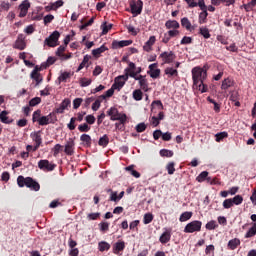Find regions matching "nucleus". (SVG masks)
Segmentation results:
<instances>
[{
  "label": "nucleus",
  "instance_id": "f257e3e1",
  "mask_svg": "<svg viewBox=\"0 0 256 256\" xmlns=\"http://www.w3.org/2000/svg\"><path fill=\"white\" fill-rule=\"evenodd\" d=\"M193 88L207 93V85L203 83L207 79V70L201 67H195L192 69Z\"/></svg>",
  "mask_w": 256,
  "mask_h": 256
},
{
  "label": "nucleus",
  "instance_id": "f03ea898",
  "mask_svg": "<svg viewBox=\"0 0 256 256\" xmlns=\"http://www.w3.org/2000/svg\"><path fill=\"white\" fill-rule=\"evenodd\" d=\"M18 187H27L31 191H39L41 189V185H39L33 178L31 177H23L18 176L17 178Z\"/></svg>",
  "mask_w": 256,
  "mask_h": 256
},
{
  "label": "nucleus",
  "instance_id": "7ed1b4c3",
  "mask_svg": "<svg viewBox=\"0 0 256 256\" xmlns=\"http://www.w3.org/2000/svg\"><path fill=\"white\" fill-rule=\"evenodd\" d=\"M108 117H110L111 121H119L120 123H116V127H119L120 125H125L127 122V115L119 113V110L116 107H111L107 111Z\"/></svg>",
  "mask_w": 256,
  "mask_h": 256
},
{
  "label": "nucleus",
  "instance_id": "20e7f679",
  "mask_svg": "<svg viewBox=\"0 0 256 256\" xmlns=\"http://www.w3.org/2000/svg\"><path fill=\"white\" fill-rule=\"evenodd\" d=\"M129 76L135 81H138V85L142 91H144L145 93L149 91V82L147 81V76H143L141 74L137 75L134 74V72H131Z\"/></svg>",
  "mask_w": 256,
  "mask_h": 256
},
{
  "label": "nucleus",
  "instance_id": "39448f33",
  "mask_svg": "<svg viewBox=\"0 0 256 256\" xmlns=\"http://www.w3.org/2000/svg\"><path fill=\"white\" fill-rule=\"evenodd\" d=\"M203 223L199 220H194L188 223L184 228V233H197L201 231Z\"/></svg>",
  "mask_w": 256,
  "mask_h": 256
},
{
  "label": "nucleus",
  "instance_id": "423d86ee",
  "mask_svg": "<svg viewBox=\"0 0 256 256\" xmlns=\"http://www.w3.org/2000/svg\"><path fill=\"white\" fill-rule=\"evenodd\" d=\"M129 77H131L129 74L120 75L115 78L114 84H112L113 89H118V91H121L123 87L125 86V83L129 80Z\"/></svg>",
  "mask_w": 256,
  "mask_h": 256
},
{
  "label": "nucleus",
  "instance_id": "0eeeda50",
  "mask_svg": "<svg viewBox=\"0 0 256 256\" xmlns=\"http://www.w3.org/2000/svg\"><path fill=\"white\" fill-rule=\"evenodd\" d=\"M130 9L133 17H137V15H141L143 11V1L141 0H132L130 3Z\"/></svg>",
  "mask_w": 256,
  "mask_h": 256
},
{
  "label": "nucleus",
  "instance_id": "6e6552de",
  "mask_svg": "<svg viewBox=\"0 0 256 256\" xmlns=\"http://www.w3.org/2000/svg\"><path fill=\"white\" fill-rule=\"evenodd\" d=\"M59 37H61L59 31H54L48 38L45 39L44 43L45 45H48V47H57V45H59L57 43L59 41Z\"/></svg>",
  "mask_w": 256,
  "mask_h": 256
},
{
  "label": "nucleus",
  "instance_id": "1a4fd4ad",
  "mask_svg": "<svg viewBox=\"0 0 256 256\" xmlns=\"http://www.w3.org/2000/svg\"><path fill=\"white\" fill-rule=\"evenodd\" d=\"M159 57H160V59H162L163 65H165V64L169 65V64L173 63V61H175V59H177V56L175 55V53L173 51L162 52Z\"/></svg>",
  "mask_w": 256,
  "mask_h": 256
},
{
  "label": "nucleus",
  "instance_id": "9d476101",
  "mask_svg": "<svg viewBox=\"0 0 256 256\" xmlns=\"http://www.w3.org/2000/svg\"><path fill=\"white\" fill-rule=\"evenodd\" d=\"M57 121V116L53 113H50L47 116H41L38 124L41 126L49 125L51 123H55Z\"/></svg>",
  "mask_w": 256,
  "mask_h": 256
},
{
  "label": "nucleus",
  "instance_id": "9b49d317",
  "mask_svg": "<svg viewBox=\"0 0 256 256\" xmlns=\"http://www.w3.org/2000/svg\"><path fill=\"white\" fill-rule=\"evenodd\" d=\"M30 7L31 3L29 2V0L22 1V3L18 6V9L20 10L18 17H20L21 19L23 17H27V13H29Z\"/></svg>",
  "mask_w": 256,
  "mask_h": 256
},
{
  "label": "nucleus",
  "instance_id": "f8f14e48",
  "mask_svg": "<svg viewBox=\"0 0 256 256\" xmlns=\"http://www.w3.org/2000/svg\"><path fill=\"white\" fill-rule=\"evenodd\" d=\"M30 137H31L32 141L35 142L33 151H37V149H39V147H41V144L43 143V139L41 138V131L32 132L30 134Z\"/></svg>",
  "mask_w": 256,
  "mask_h": 256
},
{
  "label": "nucleus",
  "instance_id": "ddd939ff",
  "mask_svg": "<svg viewBox=\"0 0 256 256\" xmlns=\"http://www.w3.org/2000/svg\"><path fill=\"white\" fill-rule=\"evenodd\" d=\"M198 7L201 9V13L199 15V23H205V19H207V5H205V0H199Z\"/></svg>",
  "mask_w": 256,
  "mask_h": 256
},
{
  "label": "nucleus",
  "instance_id": "4468645a",
  "mask_svg": "<svg viewBox=\"0 0 256 256\" xmlns=\"http://www.w3.org/2000/svg\"><path fill=\"white\" fill-rule=\"evenodd\" d=\"M25 47H27V44L25 43V35L19 34L13 45V48L19 49V51H23Z\"/></svg>",
  "mask_w": 256,
  "mask_h": 256
},
{
  "label": "nucleus",
  "instance_id": "2eb2a0df",
  "mask_svg": "<svg viewBox=\"0 0 256 256\" xmlns=\"http://www.w3.org/2000/svg\"><path fill=\"white\" fill-rule=\"evenodd\" d=\"M147 74L150 75L151 79H157L161 75V69L157 68V63L150 64Z\"/></svg>",
  "mask_w": 256,
  "mask_h": 256
},
{
  "label": "nucleus",
  "instance_id": "dca6fc26",
  "mask_svg": "<svg viewBox=\"0 0 256 256\" xmlns=\"http://www.w3.org/2000/svg\"><path fill=\"white\" fill-rule=\"evenodd\" d=\"M38 167L42 171H53L55 169V164H51L49 160H40L38 162Z\"/></svg>",
  "mask_w": 256,
  "mask_h": 256
},
{
  "label": "nucleus",
  "instance_id": "f3484780",
  "mask_svg": "<svg viewBox=\"0 0 256 256\" xmlns=\"http://www.w3.org/2000/svg\"><path fill=\"white\" fill-rule=\"evenodd\" d=\"M132 43L133 41L131 40H121V41L114 40L112 42V49H121L123 47H129V45H131Z\"/></svg>",
  "mask_w": 256,
  "mask_h": 256
},
{
  "label": "nucleus",
  "instance_id": "a211bd4d",
  "mask_svg": "<svg viewBox=\"0 0 256 256\" xmlns=\"http://www.w3.org/2000/svg\"><path fill=\"white\" fill-rule=\"evenodd\" d=\"M64 153L66 155H73L75 153V141L73 139H69L65 144Z\"/></svg>",
  "mask_w": 256,
  "mask_h": 256
},
{
  "label": "nucleus",
  "instance_id": "6ab92c4d",
  "mask_svg": "<svg viewBox=\"0 0 256 256\" xmlns=\"http://www.w3.org/2000/svg\"><path fill=\"white\" fill-rule=\"evenodd\" d=\"M63 5V0H58L56 2L50 3L48 6H45V11H57V9H59V7H63Z\"/></svg>",
  "mask_w": 256,
  "mask_h": 256
},
{
  "label": "nucleus",
  "instance_id": "aec40b11",
  "mask_svg": "<svg viewBox=\"0 0 256 256\" xmlns=\"http://www.w3.org/2000/svg\"><path fill=\"white\" fill-rule=\"evenodd\" d=\"M71 105V100L69 98H65L60 106L56 109V113H64L65 109Z\"/></svg>",
  "mask_w": 256,
  "mask_h": 256
},
{
  "label": "nucleus",
  "instance_id": "412c9836",
  "mask_svg": "<svg viewBox=\"0 0 256 256\" xmlns=\"http://www.w3.org/2000/svg\"><path fill=\"white\" fill-rule=\"evenodd\" d=\"M9 112L7 110H3L1 113H0V121L1 123H4L6 125H11V123H13V119L9 120Z\"/></svg>",
  "mask_w": 256,
  "mask_h": 256
},
{
  "label": "nucleus",
  "instance_id": "4be33fe9",
  "mask_svg": "<svg viewBox=\"0 0 256 256\" xmlns=\"http://www.w3.org/2000/svg\"><path fill=\"white\" fill-rule=\"evenodd\" d=\"M108 50L109 48H107V46L102 45L101 47L92 50V55L93 57L99 58L101 57V53H105V51H108Z\"/></svg>",
  "mask_w": 256,
  "mask_h": 256
},
{
  "label": "nucleus",
  "instance_id": "5701e85b",
  "mask_svg": "<svg viewBox=\"0 0 256 256\" xmlns=\"http://www.w3.org/2000/svg\"><path fill=\"white\" fill-rule=\"evenodd\" d=\"M125 249V243L123 241H118L113 246V253L118 255L119 252Z\"/></svg>",
  "mask_w": 256,
  "mask_h": 256
},
{
  "label": "nucleus",
  "instance_id": "b1692460",
  "mask_svg": "<svg viewBox=\"0 0 256 256\" xmlns=\"http://www.w3.org/2000/svg\"><path fill=\"white\" fill-rule=\"evenodd\" d=\"M160 243L165 245V243H169L171 241V232L165 231L159 238Z\"/></svg>",
  "mask_w": 256,
  "mask_h": 256
},
{
  "label": "nucleus",
  "instance_id": "393cba45",
  "mask_svg": "<svg viewBox=\"0 0 256 256\" xmlns=\"http://www.w3.org/2000/svg\"><path fill=\"white\" fill-rule=\"evenodd\" d=\"M238 245H241V240L238 238H234L228 242V249H231V251H235Z\"/></svg>",
  "mask_w": 256,
  "mask_h": 256
},
{
  "label": "nucleus",
  "instance_id": "a878e982",
  "mask_svg": "<svg viewBox=\"0 0 256 256\" xmlns=\"http://www.w3.org/2000/svg\"><path fill=\"white\" fill-rule=\"evenodd\" d=\"M164 73L165 75H168V77H177L179 75L177 68H173V67H167Z\"/></svg>",
  "mask_w": 256,
  "mask_h": 256
},
{
  "label": "nucleus",
  "instance_id": "bb28decb",
  "mask_svg": "<svg viewBox=\"0 0 256 256\" xmlns=\"http://www.w3.org/2000/svg\"><path fill=\"white\" fill-rule=\"evenodd\" d=\"M181 25L187 31H192V29H193V26L191 25V21H189V18H187V17H184L181 19Z\"/></svg>",
  "mask_w": 256,
  "mask_h": 256
},
{
  "label": "nucleus",
  "instance_id": "cd10ccee",
  "mask_svg": "<svg viewBox=\"0 0 256 256\" xmlns=\"http://www.w3.org/2000/svg\"><path fill=\"white\" fill-rule=\"evenodd\" d=\"M165 27L167 29H179L180 25L176 20H168L165 23Z\"/></svg>",
  "mask_w": 256,
  "mask_h": 256
},
{
  "label": "nucleus",
  "instance_id": "c85d7f7f",
  "mask_svg": "<svg viewBox=\"0 0 256 256\" xmlns=\"http://www.w3.org/2000/svg\"><path fill=\"white\" fill-rule=\"evenodd\" d=\"M229 87H233V80L231 78H226L222 81L221 89L227 91Z\"/></svg>",
  "mask_w": 256,
  "mask_h": 256
},
{
  "label": "nucleus",
  "instance_id": "c756f323",
  "mask_svg": "<svg viewBox=\"0 0 256 256\" xmlns=\"http://www.w3.org/2000/svg\"><path fill=\"white\" fill-rule=\"evenodd\" d=\"M191 217H193V212H183L180 215L179 221L181 223H185V221H189V219H191Z\"/></svg>",
  "mask_w": 256,
  "mask_h": 256
},
{
  "label": "nucleus",
  "instance_id": "7c9ffc66",
  "mask_svg": "<svg viewBox=\"0 0 256 256\" xmlns=\"http://www.w3.org/2000/svg\"><path fill=\"white\" fill-rule=\"evenodd\" d=\"M98 249L99 251L103 252V251H109V249H111V244L107 243L106 241H101L98 244Z\"/></svg>",
  "mask_w": 256,
  "mask_h": 256
},
{
  "label": "nucleus",
  "instance_id": "2f4dec72",
  "mask_svg": "<svg viewBox=\"0 0 256 256\" xmlns=\"http://www.w3.org/2000/svg\"><path fill=\"white\" fill-rule=\"evenodd\" d=\"M116 89H117V88H113V85H112V87H111L110 89H108V90L105 92V94L99 96V99H101V101H104V99H105L106 97H113V94L115 93V90H116Z\"/></svg>",
  "mask_w": 256,
  "mask_h": 256
},
{
  "label": "nucleus",
  "instance_id": "473e14b6",
  "mask_svg": "<svg viewBox=\"0 0 256 256\" xmlns=\"http://www.w3.org/2000/svg\"><path fill=\"white\" fill-rule=\"evenodd\" d=\"M199 33L204 37V39H209L211 37V33L209 32V28L207 27H200Z\"/></svg>",
  "mask_w": 256,
  "mask_h": 256
},
{
  "label": "nucleus",
  "instance_id": "72a5a7b5",
  "mask_svg": "<svg viewBox=\"0 0 256 256\" xmlns=\"http://www.w3.org/2000/svg\"><path fill=\"white\" fill-rule=\"evenodd\" d=\"M132 97L135 101H141L143 99V92L141 89H136L133 91Z\"/></svg>",
  "mask_w": 256,
  "mask_h": 256
},
{
  "label": "nucleus",
  "instance_id": "f704fd0d",
  "mask_svg": "<svg viewBox=\"0 0 256 256\" xmlns=\"http://www.w3.org/2000/svg\"><path fill=\"white\" fill-rule=\"evenodd\" d=\"M98 145H100V147H107V145H109V137L107 134H104V136L100 137Z\"/></svg>",
  "mask_w": 256,
  "mask_h": 256
},
{
  "label": "nucleus",
  "instance_id": "c9c22d12",
  "mask_svg": "<svg viewBox=\"0 0 256 256\" xmlns=\"http://www.w3.org/2000/svg\"><path fill=\"white\" fill-rule=\"evenodd\" d=\"M113 28V24H107V22L102 23L101 29H102V35H107L109 31Z\"/></svg>",
  "mask_w": 256,
  "mask_h": 256
},
{
  "label": "nucleus",
  "instance_id": "e433bc0d",
  "mask_svg": "<svg viewBox=\"0 0 256 256\" xmlns=\"http://www.w3.org/2000/svg\"><path fill=\"white\" fill-rule=\"evenodd\" d=\"M90 59H91V56H89V55L84 56L82 62L78 66L77 73H79V71H81V69H83L89 63Z\"/></svg>",
  "mask_w": 256,
  "mask_h": 256
},
{
  "label": "nucleus",
  "instance_id": "4c0bfd02",
  "mask_svg": "<svg viewBox=\"0 0 256 256\" xmlns=\"http://www.w3.org/2000/svg\"><path fill=\"white\" fill-rule=\"evenodd\" d=\"M78 131H80V133H89V131H91V127L87 123L80 124L78 126Z\"/></svg>",
  "mask_w": 256,
  "mask_h": 256
},
{
  "label": "nucleus",
  "instance_id": "58836bf2",
  "mask_svg": "<svg viewBox=\"0 0 256 256\" xmlns=\"http://www.w3.org/2000/svg\"><path fill=\"white\" fill-rule=\"evenodd\" d=\"M217 143H220V141H223V139H226V137H229V134L227 132H219L215 135Z\"/></svg>",
  "mask_w": 256,
  "mask_h": 256
},
{
  "label": "nucleus",
  "instance_id": "ea45409f",
  "mask_svg": "<svg viewBox=\"0 0 256 256\" xmlns=\"http://www.w3.org/2000/svg\"><path fill=\"white\" fill-rule=\"evenodd\" d=\"M135 69H136L135 63L130 62V63L128 64V67L125 68L124 73H125L126 75H130V73H134Z\"/></svg>",
  "mask_w": 256,
  "mask_h": 256
},
{
  "label": "nucleus",
  "instance_id": "a19ab883",
  "mask_svg": "<svg viewBox=\"0 0 256 256\" xmlns=\"http://www.w3.org/2000/svg\"><path fill=\"white\" fill-rule=\"evenodd\" d=\"M80 141H82V143H85V145H91V136L88 134H82L80 136Z\"/></svg>",
  "mask_w": 256,
  "mask_h": 256
},
{
  "label": "nucleus",
  "instance_id": "79ce46f5",
  "mask_svg": "<svg viewBox=\"0 0 256 256\" xmlns=\"http://www.w3.org/2000/svg\"><path fill=\"white\" fill-rule=\"evenodd\" d=\"M208 175H209V172L203 171L197 176L196 180L198 181V183H203V181L207 179Z\"/></svg>",
  "mask_w": 256,
  "mask_h": 256
},
{
  "label": "nucleus",
  "instance_id": "37998d69",
  "mask_svg": "<svg viewBox=\"0 0 256 256\" xmlns=\"http://www.w3.org/2000/svg\"><path fill=\"white\" fill-rule=\"evenodd\" d=\"M166 171H168V175H173L175 173V162H169L166 165Z\"/></svg>",
  "mask_w": 256,
  "mask_h": 256
},
{
  "label": "nucleus",
  "instance_id": "c03bdc74",
  "mask_svg": "<svg viewBox=\"0 0 256 256\" xmlns=\"http://www.w3.org/2000/svg\"><path fill=\"white\" fill-rule=\"evenodd\" d=\"M69 77H71V73L69 72H63L61 73V75L58 77V81L61 83H65V81H67V79H69Z\"/></svg>",
  "mask_w": 256,
  "mask_h": 256
},
{
  "label": "nucleus",
  "instance_id": "a18cd8bd",
  "mask_svg": "<svg viewBox=\"0 0 256 256\" xmlns=\"http://www.w3.org/2000/svg\"><path fill=\"white\" fill-rule=\"evenodd\" d=\"M31 78L36 81V85H39V83L43 81V77H41V74L39 73L31 72Z\"/></svg>",
  "mask_w": 256,
  "mask_h": 256
},
{
  "label": "nucleus",
  "instance_id": "49530a36",
  "mask_svg": "<svg viewBox=\"0 0 256 256\" xmlns=\"http://www.w3.org/2000/svg\"><path fill=\"white\" fill-rule=\"evenodd\" d=\"M151 221H153V214L151 213H146L144 215V218H143V223L144 225H149V223H151Z\"/></svg>",
  "mask_w": 256,
  "mask_h": 256
},
{
  "label": "nucleus",
  "instance_id": "de8ad7c7",
  "mask_svg": "<svg viewBox=\"0 0 256 256\" xmlns=\"http://www.w3.org/2000/svg\"><path fill=\"white\" fill-rule=\"evenodd\" d=\"M160 156L161 157H173V151L167 150V149H161L160 150Z\"/></svg>",
  "mask_w": 256,
  "mask_h": 256
},
{
  "label": "nucleus",
  "instance_id": "09e8293b",
  "mask_svg": "<svg viewBox=\"0 0 256 256\" xmlns=\"http://www.w3.org/2000/svg\"><path fill=\"white\" fill-rule=\"evenodd\" d=\"M9 9H11V4L9 2H1L0 4V12H3V11H9Z\"/></svg>",
  "mask_w": 256,
  "mask_h": 256
},
{
  "label": "nucleus",
  "instance_id": "8fccbe9b",
  "mask_svg": "<svg viewBox=\"0 0 256 256\" xmlns=\"http://www.w3.org/2000/svg\"><path fill=\"white\" fill-rule=\"evenodd\" d=\"M206 229L208 231H213V229H217V222L215 220H211L206 224Z\"/></svg>",
  "mask_w": 256,
  "mask_h": 256
},
{
  "label": "nucleus",
  "instance_id": "3c124183",
  "mask_svg": "<svg viewBox=\"0 0 256 256\" xmlns=\"http://www.w3.org/2000/svg\"><path fill=\"white\" fill-rule=\"evenodd\" d=\"M41 119V110L34 111L32 115V121L33 123H36V121L39 123V120Z\"/></svg>",
  "mask_w": 256,
  "mask_h": 256
},
{
  "label": "nucleus",
  "instance_id": "603ef678",
  "mask_svg": "<svg viewBox=\"0 0 256 256\" xmlns=\"http://www.w3.org/2000/svg\"><path fill=\"white\" fill-rule=\"evenodd\" d=\"M233 205H241L243 203V196L241 195H236L234 198L231 199Z\"/></svg>",
  "mask_w": 256,
  "mask_h": 256
},
{
  "label": "nucleus",
  "instance_id": "864d4df0",
  "mask_svg": "<svg viewBox=\"0 0 256 256\" xmlns=\"http://www.w3.org/2000/svg\"><path fill=\"white\" fill-rule=\"evenodd\" d=\"M82 103H83V98H75L73 100V109H79Z\"/></svg>",
  "mask_w": 256,
  "mask_h": 256
},
{
  "label": "nucleus",
  "instance_id": "5fc2aeb1",
  "mask_svg": "<svg viewBox=\"0 0 256 256\" xmlns=\"http://www.w3.org/2000/svg\"><path fill=\"white\" fill-rule=\"evenodd\" d=\"M39 103H41V98H40V97L32 98V99L29 101L30 107H36V105H39Z\"/></svg>",
  "mask_w": 256,
  "mask_h": 256
},
{
  "label": "nucleus",
  "instance_id": "6e6d98bb",
  "mask_svg": "<svg viewBox=\"0 0 256 256\" xmlns=\"http://www.w3.org/2000/svg\"><path fill=\"white\" fill-rule=\"evenodd\" d=\"M43 69H47V64L42 63L40 66L36 65L32 71V73H39V71H43Z\"/></svg>",
  "mask_w": 256,
  "mask_h": 256
},
{
  "label": "nucleus",
  "instance_id": "4d7b16f0",
  "mask_svg": "<svg viewBox=\"0 0 256 256\" xmlns=\"http://www.w3.org/2000/svg\"><path fill=\"white\" fill-rule=\"evenodd\" d=\"M147 129V124L145 123H139L137 126H136V131L137 133H143V131H145Z\"/></svg>",
  "mask_w": 256,
  "mask_h": 256
},
{
  "label": "nucleus",
  "instance_id": "13d9d810",
  "mask_svg": "<svg viewBox=\"0 0 256 256\" xmlns=\"http://www.w3.org/2000/svg\"><path fill=\"white\" fill-rule=\"evenodd\" d=\"M77 121V118H75V117H72L71 119H70V122H69V124L67 125V127H68V129L70 130V131H75V122Z\"/></svg>",
  "mask_w": 256,
  "mask_h": 256
},
{
  "label": "nucleus",
  "instance_id": "bf43d9fd",
  "mask_svg": "<svg viewBox=\"0 0 256 256\" xmlns=\"http://www.w3.org/2000/svg\"><path fill=\"white\" fill-rule=\"evenodd\" d=\"M101 101H103V100H101L100 98L95 100V102L92 104L93 111H99V107H101Z\"/></svg>",
  "mask_w": 256,
  "mask_h": 256
},
{
  "label": "nucleus",
  "instance_id": "052dcab7",
  "mask_svg": "<svg viewBox=\"0 0 256 256\" xmlns=\"http://www.w3.org/2000/svg\"><path fill=\"white\" fill-rule=\"evenodd\" d=\"M61 149H63V146H61V144H56L53 148V155L54 157H57V155H59V153H61Z\"/></svg>",
  "mask_w": 256,
  "mask_h": 256
},
{
  "label": "nucleus",
  "instance_id": "680f3d73",
  "mask_svg": "<svg viewBox=\"0 0 256 256\" xmlns=\"http://www.w3.org/2000/svg\"><path fill=\"white\" fill-rule=\"evenodd\" d=\"M232 206H233V200H231V198L224 200L223 202L224 209H231Z\"/></svg>",
  "mask_w": 256,
  "mask_h": 256
},
{
  "label": "nucleus",
  "instance_id": "e2e57ef3",
  "mask_svg": "<svg viewBox=\"0 0 256 256\" xmlns=\"http://www.w3.org/2000/svg\"><path fill=\"white\" fill-rule=\"evenodd\" d=\"M188 7H199V0H185Z\"/></svg>",
  "mask_w": 256,
  "mask_h": 256
},
{
  "label": "nucleus",
  "instance_id": "0e129e2a",
  "mask_svg": "<svg viewBox=\"0 0 256 256\" xmlns=\"http://www.w3.org/2000/svg\"><path fill=\"white\" fill-rule=\"evenodd\" d=\"M53 19H55V16H53V14H48L44 17V25H49V23H51V21H53Z\"/></svg>",
  "mask_w": 256,
  "mask_h": 256
},
{
  "label": "nucleus",
  "instance_id": "69168bd1",
  "mask_svg": "<svg viewBox=\"0 0 256 256\" xmlns=\"http://www.w3.org/2000/svg\"><path fill=\"white\" fill-rule=\"evenodd\" d=\"M101 213L96 212V213H90L88 214L87 218L89 219V221H95L97 220L98 217H100Z\"/></svg>",
  "mask_w": 256,
  "mask_h": 256
},
{
  "label": "nucleus",
  "instance_id": "338daca9",
  "mask_svg": "<svg viewBox=\"0 0 256 256\" xmlns=\"http://www.w3.org/2000/svg\"><path fill=\"white\" fill-rule=\"evenodd\" d=\"M99 227L100 231H109V222H101Z\"/></svg>",
  "mask_w": 256,
  "mask_h": 256
},
{
  "label": "nucleus",
  "instance_id": "774afa93",
  "mask_svg": "<svg viewBox=\"0 0 256 256\" xmlns=\"http://www.w3.org/2000/svg\"><path fill=\"white\" fill-rule=\"evenodd\" d=\"M91 83H92L91 79H86V78H84L80 81L81 87H89V85H91Z\"/></svg>",
  "mask_w": 256,
  "mask_h": 256
}]
</instances>
